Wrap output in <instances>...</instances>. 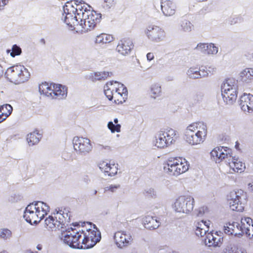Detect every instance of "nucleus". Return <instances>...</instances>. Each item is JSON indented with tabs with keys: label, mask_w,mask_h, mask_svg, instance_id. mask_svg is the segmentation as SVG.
<instances>
[{
	"label": "nucleus",
	"mask_w": 253,
	"mask_h": 253,
	"mask_svg": "<svg viewBox=\"0 0 253 253\" xmlns=\"http://www.w3.org/2000/svg\"><path fill=\"white\" fill-rule=\"evenodd\" d=\"M75 8L77 11L76 14L79 16L80 18V15L83 16V14L86 13L88 10H91V6L85 3H82L79 2L78 0H74Z\"/></svg>",
	"instance_id": "cd10ccee"
},
{
	"label": "nucleus",
	"mask_w": 253,
	"mask_h": 253,
	"mask_svg": "<svg viewBox=\"0 0 253 253\" xmlns=\"http://www.w3.org/2000/svg\"><path fill=\"white\" fill-rule=\"evenodd\" d=\"M177 137L176 130L172 128H168L157 133L154 143L159 148H164L171 144Z\"/></svg>",
	"instance_id": "1a4fd4ad"
},
{
	"label": "nucleus",
	"mask_w": 253,
	"mask_h": 253,
	"mask_svg": "<svg viewBox=\"0 0 253 253\" xmlns=\"http://www.w3.org/2000/svg\"><path fill=\"white\" fill-rule=\"evenodd\" d=\"M12 235L11 231L8 229L2 228L0 230V238L3 240L10 239Z\"/></svg>",
	"instance_id": "ea45409f"
},
{
	"label": "nucleus",
	"mask_w": 253,
	"mask_h": 253,
	"mask_svg": "<svg viewBox=\"0 0 253 253\" xmlns=\"http://www.w3.org/2000/svg\"><path fill=\"white\" fill-rule=\"evenodd\" d=\"M108 127L111 130V132H119L121 131V126L119 124L115 125L112 122H109L108 123Z\"/></svg>",
	"instance_id": "37998d69"
},
{
	"label": "nucleus",
	"mask_w": 253,
	"mask_h": 253,
	"mask_svg": "<svg viewBox=\"0 0 253 253\" xmlns=\"http://www.w3.org/2000/svg\"><path fill=\"white\" fill-rule=\"evenodd\" d=\"M237 225H238V224H236L235 222H232V223L229 222L225 226H224V233L229 235H237V234H239V233H237L236 231V230H238L236 227Z\"/></svg>",
	"instance_id": "72a5a7b5"
},
{
	"label": "nucleus",
	"mask_w": 253,
	"mask_h": 253,
	"mask_svg": "<svg viewBox=\"0 0 253 253\" xmlns=\"http://www.w3.org/2000/svg\"><path fill=\"white\" fill-rule=\"evenodd\" d=\"M114 40V37L112 35L106 33H101L96 36L95 40L96 43L104 44L111 42Z\"/></svg>",
	"instance_id": "c85d7f7f"
},
{
	"label": "nucleus",
	"mask_w": 253,
	"mask_h": 253,
	"mask_svg": "<svg viewBox=\"0 0 253 253\" xmlns=\"http://www.w3.org/2000/svg\"><path fill=\"white\" fill-rule=\"evenodd\" d=\"M113 75L112 72L102 71L95 72L91 74L90 78L92 81L104 80L108 77H110Z\"/></svg>",
	"instance_id": "c756f323"
},
{
	"label": "nucleus",
	"mask_w": 253,
	"mask_h": 253,
	"mask_svg": "<svg viewBox=\"0 0 253 253\" xmlns=\"http://www.w3.org/2000/svg\"><path fill=\"white\" fill-rule=\"evenodd\" d=\"M154 58V55L153 53L149 52L147 54V59L149 61H151Z\"/></svg>",
	"instance_id": "603ef678"
},
{
	"label": "nucleus",
	"mask_w": 253,
	"mask_h": 253,
	"mask_svg": "<svg viewBox=\"0 0 253 253\" xmlns=\"http://www.w3.org/2000/svg\"><path fill=\"white\" fill-rule=\"evenodd\" d=\"M99 167L105 175L110 176H114L116 174L118 169L117 166L115 164L111 163L110 162L108 163L104 161L99 164Z\"/></svg>",
	"instance_id": "412c9836"
},
{
	"label": "nucleus",
	"mask_w": 253,
	"mask_h": 253,
	"mask_svg": "<svg viewBox=\"0 0 253 253\" xmlns=\"http://www.w3.org/2000/svg\"><path fill=\"white\" fill-rule=\"evenodd\" d=\"M55 94H52V99L60 100L65 98L67 94V88L60 84L54 85Z\"/></svg>",
	"instance_id": "a878e982"
},
{
	"label": "nucleus",
	"mask_w": 253,
	"mask_h": 253,
	"mask_svg": "<svg viewBox=\"0 0 253 253\" xmlns=\"http://www.w3.org/2000/svg\"><path fill=\"white\" fill-rule=\"evenodd\" d=\"M2 73H3V71H2V67H1V66H0V77L1 76H2Z\"/></svg>",
	"instance_id": "4d7b16f0"
},
{
	"label": "nucleus",
	"mask_w": 253,
	"mask_h": 253,
	"mask_svg": "<svg viewBox=\"0 0 253 253\" xmlns=\"http://www.w3.org/2000/svg\"><path fill=\"white\" fill-rule=\"evenodd\" d=\"M208 133L207 126L201 122L193 123L186 128L185 139L192 145L203 143L206 139Z\"/></svg>",
	"instance_id": "f257e3e1"
},
{
	"label": "nucleus",
	"mask_w": 253,
	"mask_h": 253,
	"mask_svg": "<svg viewBox=\"0 0 253 253\" xmlns=\"http://www.w3.org/2000/svg\"><path fill=\"white\" fill-rule=\"evenodd\" d=\"M77 14H64L63 16V20L67 25L71 27H74L77 24Z\"/></svg>",
	"instance_id": "7c9ffc66"
},
{
	"label": "nucleus",
	"mask_w": 253,
	"mask_h": 253,
	"mask_svg": "<svg viewBox=\"0 0 253 253\" xmlns=\"http://www.w3.org/2000/svg\"><path fill=\"white\" fill-rule=\"evenodd\" d=\"M54 83H42L39 85V91L41 94L52 98L53 92L52 91L54 89Z\"/></svg>",
	"instance_id": "393cba45"
},
{
	"label": "nucleus",
	"mask_w": 253,
	"mask_h": 253,
	"mask_svg": "<svg viewBox=\"0 0 253 253\" xmlns=\"http://www.w3.org/2000/svg\"><path fill=\"white\" fill-rule=\"evenodd\" d=\"M21 53V49L17 45H13L12 48V52L10 53V55L12 57H15V56L20 55Z\"/></svg>",
	"instance_id": "a18cd8bd"
},
{
	"label": "nucleus",
	"mask_w": 253,
	"mask_h": 253,
	"mask_svg": "<svg viewBox=\"0 0 253 253\" xmlns=\"http://www.w3.org/2000/svg\"><path fill=\"white\" fill-rule=\"evenodd\" d=\"M0 253H7L5 251H3L1 252Z\"/></svg>",
	"instance_id": "0e129e2a"
},
{
	"label": "nucleus",
	"mask_w": 253,
	"mask_h": 253,
	"mask_svg": "<svg viewBox=\"0 0 253 253\" xmlns=\"http://www.w3.org/2000/svg\"><path fill=\"white\" fill-rule=\"evenodd\" d=\"M80 228L83 249L92 248L100 241L101 238L100 233L97 228L92 226L91 224L84 226H80Z\"/></svg>",
	"instance_id": "7ed1b4c3"
},
{
	"label": "nucleus",
	"mask_w": 253,
	"mask_h": 253,
	"mask_svg": "<svg viewBox=\"0 0 253 253\" xmlns=\"http://www.w3.org/2000/svg\"><path fill=\"white\" fill-rule=\"evenodd\" d=\"M209 43H200L198 44L197 46V48L200 49H204L206 50V49L207 48V46L209 45Z\"/></svg>",
	"instance_id": "09e8293b"
},
{
	"label": "nucleus",
	"mask_w": 253,
	"mask_h": 253,
	"mask_svg": "<svg viewBox=\"0 0 253 253\" xmlns=\"http://www.w3.org/2000/svg\"><path fill=\"white\" fill-rule=\"evenodd\" d=\"M97 193V191L96 190H93L92 191V195H95Z\"/></svg>",
	"instance_id": "680f3d73"
},
{
	"label": "nucleus",
	"mask_w": 253,
	"mask_h": 253,
	"mask_svg": "<svg viewBox=\"0 0 253 253\" xmlns=\"http://www.w3.org/2000/svg\"><path fill=\"white\" fill-rule=\"evenodd\" d=\"M240 106L245 112H253V95L250 93H244L240 100Z\"/></svg>",
	"instance_id": "aec40b11"
},
{
	"label": "nucleus",
	"mask_w": 253,
	"mask_h": 253,
	"mask_svg": "<svg viewBox=\"0 0 253 253\" xmlns=\"http://www.w3.org/2000/svg\"><path fill=\"white\" fill-rule=\"evenodd\" d=\"M134 45L132 41L129 39H123L121 40L116 47V51L123 55L129 54Z\"/></svg>",
	"instance_id": "a211bd4d"
},
{
	"label": "nucleus",
	"mask_w": 253,
	"mask_h": 253,
	"mask_svg": "<svg viewBox=\"0 0 253 253\" xmlns=\"http://www.w3.org/2000/svg\"><path fill=\"white\" fill-rule=\"evenodd\" d=\"M237 229L241 232L239 234H246L250 239H253V220L250 217L242 218L236 225Z\"/></svg>",
	"instance_id": "ddd939ff"
},
{
	"label": "nucleus",
	"mask_w": 253,
	"mask_h": 253,
	"mask_svg": "<svg viewBox=\"0 0 253 253\" xmlns=\"http://www.w3.org/2000/svg\"><path fill=\"white\" fill-rule=\"evenodd\" d=\"M76 13L74 0L67 1L63 7V16L64 14H76Z\"/></svg>",
	"instance_id": "f704fd0d"
},
{
	"label": "nucleus",
	"mask_w": 253,
	"mask_h": 253,
	"mask_svg": "<svg viewBox=\"0 0 253 253\" xmlns=\"http://www.w3.org/2000/svg\"><path fill=\"white\" fill-rule=\"evenodd\" d=\"M145 33L151 41L155 42L162 41L165 38L164 31L158 26H149Z\"/></svg>",
	"instance_id": "f3484780"
},
{
	"label": "nucleus",
	"mask_w": 253,
	"mask_h": 253,
	"mask_svg": "<svg viewBox=\"0 0 253 253\" xmlns=\"http://www.w3.org/2000/svg\"><path fill=\"white\" fill-rule=\"evenodd\" d=\"M189 165L185 159L182 157H171L167 161L164 169L170 174L178 176L186 172Z\"/></svg>",
	"instance_id": "0eeeda50"
},
{
	"label": "nucleus",
	"mask_w": 253,
	"mask_h": 253,
	"mask_svg": "<svg viewBox=\"0 0 253 253\" xmlns=\"http://www.w3.org/2000/svg\"><path fill=\"white\" fill-rule=\"evenodd\" d=\"M74 150L81 154H86L92 150L90 140L84 137L76 136L73 140Z\"/></svg>",
	"instance_id": "f8f14e48"
},
{
	"label": "nucleus",
	"mask_w": 253,
	"mask_h": 253,
	"mask_svg": "<svg viewBox=\"0 0 253 253\" xmlns=\"http://www.w3.org/2000/svg\"><path fill=\"white\" fill-rule=\"evenodd\" d=\"M114 122L115 123V124L116 125L118 124V119L116 118L114 120Z\"/></svg>",
	"instance_id": "bf43d9fd"
},
{
	"label": "nucleus",
	"mask_w": 253,
	"mask_h": 253,
	"mask_svg": "<svg viewBox=\"0 0 253 253\" xmlns=\"http://www.w3.org/2000/svg\"><path fill=\"white\" fill-rule=\"evenodd\" d=\"M7 79L15 84H20L27 81L30 74L24 66L18 65L8 68L5 72Z\"/></svg>",
	"instance_id": "423d86ee"
},
{
	"label": "nucleus",
	"mask_w": 253,
	"mask_h": 253,
	"mask_svg": "<svg viewBox=\"0 0 253 253\" xmlns=\"http://www.w3.org/2000/svg\"><path fill=\"white\" fill-rule=\"evenodd\" d=\"M25 253H36V252H34L31 250H27Z\"/></svg>",
	"instance_id": "13d9d810"
},
{
	"label": "nucleus",
	"mask_w": 253,
	"mask_h": 253,
	"mask_svg": "<svg viewBox=\"0 0 253 253\" xmlns=\"http://www.w3.org/2000/svg\"><path fill=\"white\" fill-rule=\"evenodd\" d=\"M207 0H198V2H203V1H206Z\"/></svg>",
	"instance_id": "e2e57ef3"
},
{
	"label": "nucleus",
	"mask_w": 253,
	"mask_h": 253,
	"mask_svg": "<svg viewBox=\"0 0 253 253\" xmlns=\"http://www.w3.org/2000/svg\"><path fill=\"white\" fill-rule=\"evenodd\" d=\"M80 226L68 228L62 233V240L63 242L74 249H82V236Z\"/></svg>",
	"instance_id": "39448f33"
},
{
	"label": "nucleus",
	"mask_w": 253,
	"mask_h": 253,
	"mask_svg": "<svg viewBox=\"0 0 253 253\" xmlns=\"http://www.w3.org/2000/svg\"><path fill=\"white\" fill-rule=\"evenodd\" d=\"M201 71V70L200 71H194L193 69H190L188 71V75L189 77L192 79H198L208 75V73L201 75L200 74V72Z\"/></svg>",
	"instance_id": "79ce46f5"
},
{
	"label": "nucleus",
	"mask_w": 253,
	"mask_h": 253,
	"mask_svg": "<svg viewBox=\"0 0 253 253\" xmlns=\"http://www.w3.org/2000/svg\"><path fill=\"white\" fill-rule=\"evenodd\" d=\"M181 30L184 32H190L192 30L193 25L191 22L186 20H183L180 23Z\"/></svg>",
	"instance_id": "a19ab883"
},
{
	"label": "nucleus",
	"mask_w": 253,
	"mask_h": 253,
	"mask_svg": "<svg viewBox=\"0 0 253 253\" xmlns=\"http://www.w3.org/2000/svg\"><path fill=\"white\" fill-rule=\"evenodd\" d=\"M227 165L229 167V173L231 174L235 172L241 173L246 168L245 164L235 157L228 160Z\"/></svg>",
	"instance_id": "6ab92c4d"
},
{
	"label": "nucleus",
	"mask_w": 253,
	"mask_h": 253,
	"mask_svg": "<svg viewBox=\"0 0 253 253\" xmlns=\"http://www.w3.org/2000/svg\"><path fill=\"white\" fill-rule=\"evenodd\" d=\"M202 99L201 95L196 94L193 96L192 98L193 104H196L200 102Z\"/></svg>",
	"instance_id": "de8ad7c7"
},
{
	"label": "nucleus",
	"mask_w": 253,
	"mask_h": 253,
	"mask_svg": "<svg viewBox=\"0 0 253 253\" xmlns=\"http://www.w3.org/2000/svg\"><path fill=\"white\" fill-rule=\"evenodd\" d=\"M52 92H53V93L55 94V89H53L52 90Z\"/></svg>",
	"instance_id": "69168bd1"
},
{
	"label": "nucleus",
	"mask_w": 253,
	"mask_h": 253,
	"mask_svg": "<svg viewBox=\"0 0 253 253\" xmlns=\"http://www.w3.org/2000/svg\"><path fill=\"white\" fill-rule=\"evenodd\" d=\"M41 42L42 43V44H45V40L44 39H42L41 40H40Z\"/></svg>",
	"instance_id": "052dcab7"
},
{
	"label": "nucleus",
	"mask_w": 253,
	"mask_h": 253,
	"mask_svg": "<svg viewBox=\"0 0 253 253\" xmlns=\"http://www.w3.org/2000/svg\"><path fill=\"white\" fill-rule=\"evenodd\" d=\"M42 248V245L41 244H38L37 246V249L39 250V251H41Z\"/></svg>",
	"instance_id": "5fc2aeb1"
},
{
	"label": "nucleus",
	"mask_w": 253,
	"mask_h": 253,
	"mask_svg": "<svg viewBox=\"0 0 253 253\" xmlns=\"http://www.w3.org/2000/svg\"><path fill=\"white\" fill-rule=\"evenodd\" d=\"M240 199V197L239 196L236 195L235 198L230 200L229 205L232 210L238 211H241L243 210Z\"/></svg>",
	"instance_id": "473e14b6"
},
{
	"label": "nucleus",
	"mask_w": 253,
	"mask_h": 253,
	"mask_svg": "<svg viewBox=\"0 0 253 253\" xmlns=\"http://www.w3.org/2000/svg\"><path fill=\"white\" fill-rule=\"evenodd\" d=\"M206 51L208 54H216L218 52V48L213 43H209L206 49Z\"/></svg>",
	"instance_id": "c03bdc74"
},
{
	"label": "nucleus",
	"mask_w": 253,
	"mask_h": 253,
	"mask_svg": "<svg viewBox=\"0 0 253 253\" xmlns=\"http://www.w3.org/2000/svg\"><path fill=\"white\" fill-rule=\"evenodd\" d=\"M115 242L117 246L120 248L126 247L133 241V238L130 233L125 231H117L114 236Z\"/></svg>",
	"instance_id": "dca6fc26"
},
{
	"label": "nucleus",
	"mask_w": 253,
	"mask_h": 253,
	"mask_svg": "<svg viewBox=\"0 0 253 253\" xmlns=\"http://www.w3.org/2000/svg\"><path fill=\"white\" fill-rule=\"evenodd\" d=\"M41 138V135L39 132L33 131L28 134L27 141L29 145H34L37 144Z\"/></svg>",
	"instance_id": "2f4dec72"
},
{
	"label": "nucleus",
	"mask_w": 253,
	"mask_h": 253,
	"mask_svg": "<svg viewBox=\"0 0 253 253\" xmlns=\"http://www.w3.org/2000/svg\"><path fill=\"white\" fill-rule=\"evenodd\" d=\"M211 224L210 220H201L195 222V233L199 237H203L209 231Z\"/></svg>",
	"instance_id": "4be33fe9"
},
{
	"label": "nucleus",
	"mask_w": 253,
	"mask_h": 253,
	"mask_svg": "<svg viewBox=\"0 0 253 253\" xmlns=\"http://www.w3.org/2000/svg\"><path fill=\"white\" fill-rule=\"evenodd\" d=\"M248 188L250 190L253 191V181L248 184Z\"/></svg>",
	"instance_id": "864d4df0"
},
{
	"label": "nucleus",
	"mask_w": 253,
	"mask_h": 253,
	"mask_svg": "<svg viewBox=\"0 0 253 253\" xmlns=\"http://www.w3.org/2000/svg\"><path fill=\"white\" fill-rule=\"evenodd\" d=\"M9 0H0V10L3 9L4 7L7 4Z\"/></svg>",
	"instance_id": "8fccbe9b"
},
{
	"label": "nucleus",
	"mask_w": 253,
	"mask_h": 253,
	"mask_svg": "<svg viewBox=\"0 0 253 253\" xmlns=\"http://www.w3.org/2000/svg\"><path fill=\"white\" fill-rule=\"evenodd\" d=\"M162 93V88L161 85L157 84H152L150 89V95L152 97L156 98L161 95Z\"/></svg>",
	"instance_id": "4c0bfd02"
},
{
	"label": "nucleus",
	"mask_w": 253,
	"mask_h": 253,
	"mask_svg": "<svg viewBox=\"0 0 253 253\" xmlns=\"http://www.w3.org/2000/svg\"><path fill=\"white\" fill-rule=\"evenodd\" d=\"M161 9L166 16H171L174 14L175 5L171 0H162Z\"/></svg>",
	"instance_id": "5701e85b"
},
{
	"label": "nucleus",
	"mask_w": 253,
	"mask_h": 253,
	"mask_svg": "<svg viewBox=\"0 0 253 253\" xmlns=\"http://www.w3.org/2000/svg\"><path fill=\"white\" fill-rule=\"evenodd\" d=\"M12 106L9 104H5L0 106V111L1 114L5 118V120L10 115L12 112Z\"/></svg>",
	"instance_id": "58836bf2"
},
{
	"label": "nucleus",
	"mask_w": 253,
	"mask_h": 253,
	"mask_svg": "<svg viewBox=\"0 0 253 253\" xmlns=\"http://www.w3.org/2000/svg\"><path fill=\"white\" fill-rule=\"evenodd\" d=\"M101 15L91 10L83 14L80 23L77 24V29L81 33H86L94 29L100 22Z\"/></svg>",
	"instance_id": "20e7f679"
},
{
	"label": "nucleus",
	"mask_w": 253,
	"mask_h": 253,
	"mask_svg": "<svg viewBox=\"0 0 253 253\" xmlns=\"http://www.w3.org/2000/svg\"><path fill=\"white\" fill-rule=\"evenodd\" d=\"M240 76L242 80L245 82H249L253 80V69H245L241 73Z\"/></svg>",
	"instance_id": "e433bc0d"
},
{
	"label": "nucleus",
	"mask_w": 253,
	"mask_h": 253,
	"mask_svg": "<svg viewBox=\"0 0 253 253\" xmlns=\"http://www.w3.org/2000/svg\"><path fill=\"white\" fill-rule=\"evenodd\" d=\"M111 87H113L112 81L108 82L104 87V93L109 100L114 99V89L112 90Z\"/></svg>",
	"instance_id": "c9c22d12"
},
{
	"label": "nucleus",
	"mask_w": 253,
	"mask_h": 253,
	"mask_svg": "<svg viewBox=\"0 0 253 253\" xmlns=\"http://www.w3.org/2000/svg\"><path fill=\"white\" fill-rule=\"evenodd\" d=\"M49 211V207L42 202L32 203L26 207L24 218L31 224H37Z\"/></svg>",
	"instance_id": "f03ea898"
},
{
	"label": "nucleus",
	"mask_w": 253,
	"mask_h": 253,
	"mask_svg": "<svg viewBox=\"0 0 253 253\" xmlns=\"http://www.w3.org/2000/svg\"><path fill=\"white\" fill-rule=\"evenodd\" d=\"M114 89V102L117 104L123 103L127 96V89L124 84L118 82L112 81Z\"/></svg>",
	"instance_id": "4468645a"
},
{
	"label": "nucleus",
	"mask_w": 253,
	"mask_h": 253,
	"mask_svg": "<svg viewBox=\"0 0 253 253\" xmlns=\"http://www.w3.org/2000/svg\"><path fill=\"white\" fill-rule=\"evenodd\" d=\"M67 214L66 216L62 211L52 213L44 220V227L48 231H55L62 228L64 225Z\"/></svg>",
	"instance_id": "9b49d317"
},
{
	"label": "nucleus",
	"mask_w": 253,
	"mask_h": 253,
	"mask_svg": "<svg viewBox=\"0 0 253 253\" xmlns=\"http://www.w3.org/2000/svg\"><path fill=\"white\" fill-rule=\"evenodd\" d=\"M194 203V199L191 195H181L176 198L172 208L177 212L189 214L193 210Z\"/></svg>",
	"instance_id": "9d476101"
},
{
	"label": "nucleus",
	"mask_w": 253,
	"mask_h": 253,
	"mask_svg": "<svg viewBox=\"0 0 253 253\" xmlns=\"http://www.w3.org/2000/svg\"><path fill=\"white\" fill-rule=\"evenodd\" d=\"M221 91L224 101L227 104H232L237 97V81L234 79H227L222 85Z\"/></svg>",
	"instance_id": "6e6552de"
},
{
	"label": "nucleus",
	"mask_w": 253,
	"mask_h": 253,
	"mask_svg": "<svg viewBox=\"0 0 253 253\" xmlns=\"http://www.w3.org/2000/svg\"><path fill=\"white\" fill-rule=\"evenodd\" d=\"M104 3L106 4V6L110 7L114 3V0H103Z\"/></svg>",
	"instance_id": "3c124183"
},
{
	"label": "nucleus",
	"mask_w": 253,
	"mask_h": 253,
	"mask_svg": "<svg viewBox=\"0 0 253 253\" xmlns=\"http://www.w3.org/2000/svg\"><path fill=\"white\" fill-rule=\"evenodd\" d=\"M144 227L150 230H153L157 228L160 226L159 222L154 217L146 216L143 220Z\"/></svg>",
	"instance_id": "bb28decb"
},
{
	"label": "nucleus",
	"mask_w": 253,
	"mask_h": 253,
	"mask_svg": "<svg viewBox=\"0 0 253 253\" xmlns=\"http://www.w3.org/2000/svg\"><path fill=\"white\" fill-rule=\"evenodd\" d=\"M222 238L218 234L215 233L213 235L212 232L208 233L205 239L206 244L209 246H219L221 244V240Z\"/></svg>",
	"instance_id": "b1692460"
},
{
	"label": "nucleus",
	"mask_w": 253,
	"mask_h": 253,
	"mask_svg": "<svg viewBox=\"0 0 253 253\" xmlns=\"http://www.w3.org/2000/svg\"><path fill=\"white\" fill-rule=\"evenodd\" d=\"M120 187L119 184L118 185H110L105 188V191H110L111 192H115L116 190Z\"/></svg>",
	"instance_id": "49530a36"
},
{
	"label": "nucleus",
	"mask_w": 253,
	"mask_h": 253,
	"mask_svg": "<svg viewBox=\"0 0 253 253\" xmlns=\"http://www.w3.org/2000/svg\"><path fill=\"white\" fill-rule=\"evenodd\" d=\"M211 155L216 161L221 162L225 159L232 158V151L227 147L217 146L211 152Z\"/></svg>",
	"instance_id": "2eb2a0df"
},
{
	"label": "nucleus",
	"mask_w": 253,
	"mask_h": 253,
	"mask_svg": "<svg viewBox=\"0 0 253 253\" xmlns=\"http://www.w3.org/2000/svg\"><path fill=\"white\" fill-rule=\"evenodd\" d=\"M239 145H240V143L238 141H237L236 142L235 147L238 150H240Z\"/></svg>",
	"instance_id": "6e6d98bb"
}]
</instances>
